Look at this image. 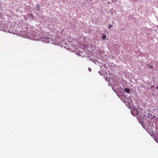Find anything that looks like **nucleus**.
Wrapping results in <instances>:
<instances>
[{
  "label": "nucleus",
  "instance_id": "f3484780",
  "mask_svg": "<svg viewBox=\"0 0 158 158\" xmlns=\"http://www.w3.org/2000/svg\"><path fill=\"white\" fill-rule=\"evenodd\" d=\"M156 88H157V89L158 88V86H157Z\"/></svg>",
  "mask_w": 158,
  "mask_h": 158
},
{
  "label": "nucleus",
  "instance_id": "39448f33",
  "mask_svg": "<svg viewBox=\"0 0 158 158\" xmlns=\"http://www.w3.org/2000/svg\"><path fill=\"white\" fill-rule=\"evenodd\" d=\"M105 80H108V82H112L111 83H113V78H112V79H111V80H112V81H111V80H110V79H109V80H108V77H105Z\"/></svg>",
  "mask_w": 158,
  "mask_h": 158
},
{
  "label": "nucleus",
  "instance_id": "20e7f679",
  "mask_svg": "<svg viewBox=\"0 0 158 158\" xmlns=\"http://www.w3.org/2000/svg\"><path fill=\"white\" fill-rule=\"evenodd\" d=\"M139 111L136 109H134L132 112H131V114L134 115V114H135L136 115L139 114Z\"/></svg>",
  "mask_w": 158,
  "mask_h": 158
},
{
  "label": "nucleus",
  "instance_id": "6e6552de",
  "mask_svg": "<svg viewBox=\"0 0 158 158\" xmlns=\"http://www.w3.org/2000/svg\"><path fill=\"white\" fill-rule=\"evenodd\" d=\"M102 39L103 40H105L106 38V36L104 34H102Z\"/></svg>",
  "mask_w": 158,
  "mask_h": 158
},
{
  "label": "nucleus",
  "instance_id": "9b49d317",
  "mask_svg": "<svg viewBox=\"0 0 158 158\" xmlns=\"http://www.w3.org/2000/svg\"><path fill=\"white\" fill-rule=\"evenodd\" d=\"M97 60H97V62H98L99 63H101H101H102V60H101V61H99V60H99V58H98V59H97Z\"/></svg>",
  "mask_w": 158,
  "mask_h": 158
},
{
  "label": "nucleus",
  "instance_id": "f8f14e48",
  "mask_svg": "<svg viewBox=\"0 0 158 158\" xmlns=\"http://www.w3.org/2000/svg\"><path fill=\"white\" fill-rule=\"evenodd\" d=\"M0 30H4V29H3V28L2 27H1V25H0Z\"/></svg>",
  "mask_w": 158,
  "mask_h": 158
},
{
  "label": "nucleus",
  "instance_id": "4468645a",
  "mask_svg": "<svg viewBox=\"0 0 158 158\" xmlns=\"http://www.w3.org/2000/svg\"><path fill=\"white\" fill-rule=\"evenodd\" d=\"M37 39V38H35V37H34V39H33V40H36Z\"/></svg>",
  "mask_w": 158,
  "mask_h": 158
},
{
  "label": "nucleus",
  "instance_id": "ddd939ff",
  "mask_svg": "<svg viewBox=\"0 0 158 158\" xmlns=\"http://www.w3.org/2000/svg\"><path fill=\"white\" fill-rule=\"evenodd\" d=\"M88 70H89V71L90 72H91V68H88Z\"/></svg>",
  "mask_w": 158,
  "mask_h": 158
},
{
  "label": "nucleus",
  "instance_id": "1a4fd4ad",
  "mask_svg": "<svg viewBox=\"0 0 158 158\" xmlns=\"http://www.w3.org/2000/svg\"><path fill=\"white\" fill-rule=\"evenodd\" d=\"M30 15V16H31V17L32 18V19H33L34 18V15L33 14H31Z\"/></svg>",
  "mask_w": 158,
  "mask_h": 158
},
{
  "label": "nucleus",
  "instance_id": "f257e3e1",
  "mask_svg": "<svg viewBox=\"0 0 158 158\" xmlns=\"http://www.w3.org/2000/svg\"><path fill=\"white\" fill-rule=\"evenodd\" d=\"M43 41L45 42L48 43H50V41H52V38L49 37H44L43 39Z\"/></svg>",
  "mask_w": 158,
  "mask_h": 158
},
{
  "label": "nucleus",
  "instance_id": "6ab92c4d",
  "mask_svg": "<svg viewBox=\"0 0 158 158\" xmlns=\"http://www.w3.org/2000/svg\"><path fill=\"white\" fill-rule=\"evenodd\" d=\"M102 66H105V65H102Z\"/></svg>",
  "mask_w": 158,
  "mask_h": 158
},
{
  "label": "nucleus",
  "instance_id": "dca6fc26",
  "mask_svg": "<svg viewBox=\"0 0 158 158\" xmlns=\"http://www.w3.org/2000/svg\"><path fill=\"white\" fill-rule=\"evenodd\" d=\"M100 68H102V66H101V65H100Z\"/></svg>",
  "mask_w": 158,
  "mask_h": 158
},
{
  "label": "nucleus",
  "instance_id": "7ed1b4c3",
  "mask_svg": "<svg viewBox=\"0 0 158 158\" xmlns=\"http://www.w3.org/2000/svg\"><path fill=\"white\" fill-rule=\"evenodd\" d=\"M34 9L37 11H40L41 8L40 7V5L39 4H36L34 7Z\"/></svg>",
  "mask_w": 158,
  "mask_h": 158
},
{
  "label": "nucleus",
  "instance_id": "f03ea898",
  "mask_svg": "<svg viewBox=\"0 0 158 158\" xmlns=\"http://www.w3.org/2000/svg\"><path fill=\"white\" fill-rule=\"evenodd\" d=\"M153 137L155 141L158 143V133L155 134L153 135Z\"/></svg>",
  "mask_w": 158,
  "mask_h": 158
},
{
  "label": "nucleus",
  "instance_id": "423d86ee",
  "mask_svg": "<svg viewBox=\"0 0 158 158\" xmlns=\"http://www.w3.org/2000/svg\"><path fill=\"white\" fill-rule=\"evenodd\" d=\"M124 91L127 93H129L130 92V90L129 89L125 88L124 89Z\"/></svg>",
  "mask_w": 158,
  "mask_h": 158
},
{
  "label": "nucleus",
  "instance_id": "9d476101",
  "mask_svg": "<svg viewBox=\"0 0 158 158\" xmlns=\"http://www.w3.org/2000/svg\"><path fill=\"white\" fill-rule=\"evenodd\" d=\"M108 27L109 28H110L113 27V26L109 24L108 25Z\"/></svg>",
  "mask_w": 158,
  "mask_h": 158
},
{
  "label": "nucleus",
  "instance_id": "2eb2a0df",
  "mask_svg": "<svg viewBox=\"0 0 158 158\" xmlns=\"http://www.w3.org/2000/svg\"><path fill=\"white\" fill-rule=\"evenodd\" d=\"M150 68H153V67H152V66H150Z\"/></svg>",
  "mask_w": 158,
  "mask_h": 158
},
{
  "label": "nucleus",
  "instance_id": "a211bd4d",
  "mask_svg": "<svg viewBox=\"0 0 158 158\" xmlns=\"http://www.w3.org/2000/svg\"><path fill=\"white\" fill-rule=\"evenodd\" d=\"M108 3H109V4L110 3V2H108Z\"/></svg>",
  "mask_w": 158,
  "mask_h": 158
},
{
  "label": "nucleus",
  "instance_id": "0eeeda50",
  "mask_svg": "<svg viewBox=\"0 0 158 158\" xmlns=\"http://www.w3.org/2000/svg\"><path fill=\"white\" fill-rule=\"evenodd\" d=\"M99 73V74L101 75H104L105 74V73H106V74L107 73L106 72H105V73H101L99 71L98 72ZM104 76H105V75H104Z\"/></svg>",
  "mask_w": 158,
  "mask_h": 158
}]
</instances>
